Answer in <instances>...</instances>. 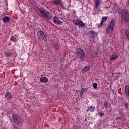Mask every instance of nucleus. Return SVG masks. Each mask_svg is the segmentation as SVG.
Returning a JSON list of instances; mask_svg holds the SVG:
<instances>
[{"label": "nucleus", "mask_w": 129, "mask_h": 129, "mask_svg": "<svg viewBox=\"0 0 129 129\" xmlns=\"http://www.w3.org/2000/svg\"><path fill=\"white\" fill-rule=\"evenodd\" d=\"M38 10L40 13L39 16L41 18H45L47 20H51L52 19V14L48 10L43 7H40Z\"/></svg>", "instance_id": "nucleus-1"}, {"label": "nucleus", "mask_w": 129, "mask_h": 129, "mask_svg": "<svg viewBox=\"0 0 129 129\" xmlns=\"http://www.w3.org/2000/svg\"><path fill=\"white\" fill-rule=\"evenodd\" d=\"M12 118L13 120V122L16 123V124H21V122H22V117H21V116L17 114H13Z\"/></svg>", "instance_id": "nucleus-2"}, {"label": "nucleus", "mask_w": 129, "mask_h": 129, "mask_svg": "<svg viewBox=\"0 0 129 129\" xmlns=\"http://www.w3.org/2000/svg\"><path fill=\"white\" fill-rule=\"evenodd\" d=\"M115 23V19H112L110 22V24L106 28V34H109L112 32V31H113Z\"/></svg>", "instance_id": "nucleus-3"}, {"label": "nucleus", "mask_w": 129, "mask_h": 129, "mask_svg": "<svg viewBox=\"0 0 129 129\" xmlns=\"http://www.w3.org/2000/svg\"><path fill=\"white\" fill-rule=\"evenodd\" d=\"M76 57L79 59H84V58H85V53L81 48H78L76 49Z\"/></svg>", "instance_id": "nucleus-4"}, {"label": "nucleus", "mask_w": 129, "mask_h": 129, "mask_svg": "<svg viewBox=\"0 0 129 129\" xmlns=\"http://www.w3.org/2000/svg\"><path fill=\"white\" fill-rule=\"evenodd\" d=\"M121 15L124 22L127 23L129 21L128 11L125 9L121 10Z\"/></svg>", "instance_id": "nucleus-5"}, {"label": "nucleus", "mask_w": 129, "mask_h": 129, "mask_svg": "<svg viewBox=\"0 0 129 129\" xmlns=\"http://www.w3.org/2000/svg\"><path fill=\"white\" fill-rule=\"evenodd\" d=\"M37 37L40 40H44L45 42H46V41H47V39H48V36H47V34H45L44 32L41 30L37 32Z\"/></svg>", "instance_id": "nucleus-6"}, {"label": "nucleus", "mask_w": 129, "mask_h": 129, "mask_svg": "<svg viewBox=\"0 0 129 129\" xmlns=\"http://www.w3.org/2000/svg\"><path fill=\"white\" fill-rule=\"evenodd\" d=\"M72 22L74 25H76L78 27H81V28L84 27V23L79 19H74L72 20Z\"/></svg>", "instance_id": "nucleus-7"}, {"label": "nucleus", "mask_w": 129, "mask_h": 129, "mask_svg": "<svg viewBox=\"0 0 129 129\" xmlns=\"http://www.w3.org/2000/svg\"><path fill=\"white\" fill-rule=\"evenodd\" d=\"M87 37L89 38H91L92 39H94L97 37V32L91 30L89 31L87 34Z\"/></svg>", "instance_id": "nucleus-8"}, {"label": "nucleus", "mask_w": 129, "mask_h": 129, "mask_svg": "<svg viewBox=\"0 0 129 129\" xmlns=\"http://www.w3.org/2000/svg\"><path fill=\"white\" fill-rule=\"evenodd\" d=\"M62 0H53L52 3L53 5H56V6H60L61 8H62L64 10H66V8L64 6L63 2Z\"/></svg>", "instance_id": "nucleus-9"}, {"label": "nucleus", "mask_w": 129, "mask_h": 129, "mask_svg": "<svg viewBox=\"0 0 129 129\" xmlns=\"http://www.w3.org/2000/svg\"><path fill=\"white\" fill-rule=\"evenodd\" d=\"M53 22L56 25H62L63 24V22L59 20V18L56 16L53 18Z\"/></svg>", "instance_id": "nucleus-10"}, {"label": "nucleus", "mask_w": 129, "mask_h": 129, "mask_svg": "<svg viewBox=\"0 0 129 129\" xmlns=\"http://www.w3.org/2000/svg\"><path fill=\"white\" fill-rule=\"evenodd\" d=\"M106 20H107V17H102V20L101 21L100 24L98 25L99 28H101V27H102V25L103 24H104V23H105Z\"/></svg>", "instance_id": "nucleus-11"}, {"label": "nucleus", "mask_w": 129, "mask_h": 129, "mask_svg": "<svg viewBox=\"0 0 129 129\" xmlns=\"http://www.w3.org/2000/svg\"><path fill=\"white\" fill-rule=\"evenodd\" d=\"M87 109H86V112H88L90 111V112H93V111H95V106H88Z\"/></svg>", "instance_id": "nucleus-12"}, {"label": "nucleus", "mask_w": 129, "mask_h": 129, "mask_svg": "<svg viewBox=\"0 0 129 129\" xmlns=\"http://www.w3.org/2000/svg\"><path fill=\"white\" fill-rule=\"evenodd\" d=\"M40 81L42 83H47L49 81V79L46 77H42L40 78Z\"/></svg>", "instance_id": "nucleus-13"}, {"label": "nucleus", "mask_w": 129, "mask_h": 129, "mask_svg": "<svg viewBox=\"0 0 129 129\" xmlns=\"http://www.w3.org/2000/svg\"><path fill=\"white\" fill-rule=\"evenodd\" d=\"M101 2V0H95V8L96 9H97V10H98V7H99V5L100 4Z\"/></svg>", "instance_id": "nucleus-14"}, {"label": "nucleus", "mask_w": 129, "mask_h": 129, "mask_svg": "<svg viewBox=\"0 0 129 129\" xmlns=\"http://www.w3.org/2000/svg\"><path fill=\"white\" fill-rule=\"evenodd\" d=\"M3 21L4 22V23H9L10 22V17H8L7 16H4L2 18Z\"/></svg>", "instance_id": "nucleus-15"}, {"label": "nucleus", "mask_w": 129, "mask_h": 129, "mask_svg": "<svg viewBox=\"0 0 129 129\" xmlns=\"http://www.w3.org/2000/svg\"><path fill=\"white\" fill-rule=\"evenodd\" d=\"M5 97H6L7 99H11V98L13 97L12 94L10 92H6L5 95Z\"/></svg>", "instance_id": "nucleus-16"}, {"label": "nucleus", "mask_w": 129, "mask_h": 129, "mask_svg": "<svg viewBox=\"0 0 129 129\" xmlns=\"http://www.w3.org/2000/svg\"><path fill=\"white\" fill-rule=\"evenodd\" d=\"M125 92L126 96H128L129 97V86L128 85H126V86H125Z\"/></svg>", "instance_id": "nucleus-17"}, {"label": "nucleus", "mask_w": 129, "mask_h": 129, "mask_svg": "<svg viewBox=\"0 0 129 129\" xmlns=\"http://www.w3.org/2000/svg\"><path fill=\"white\" fill-rule=\"evenodd\" d=\"M89 69H90V67L86 66V67H85L82 69V71L83 73H85V72H87V71H88V70H89Z\"/></svg>", "instance_id": "nucleus-18"}, {"label": "nucleus", "mask_w": 129, "mask_h": 129, "mask_svg": "<svg viewBox=\"0 0 129 129\" xmlns=\"http://www.w3.org/2000/svg\"><path fill=\"white\" fill-rule=\"evenodd\" d=\"M116 59H117V55H113L111 56L110 57V61H115V60H116Z\"/></svg>", "instance_id": "nucleus-19"}, {"label": "nucleus", "mask_w": 129, "mask_h": 129, "mask_svg": "<svg viewBox=\"0 0 129 129\" xmlns=\"http://www.w3.org/2000/svg\"><path fill=\"white\" fill-rule=\"evenodd\" d=\"M54 47L56 50H59V49H60V44H59V42H56L55 44Z\"/></svg>", "instance_id": "nucleus-20"}, {"label": "nucleus", "mask_w": 129, "mask_h": 129, "mask_svg": "<svg viewBox=\"0 0 129 129\" xmlns=\"http://www.w3.org/2000/svg\"><path fill=\"white\" fill-rule=\"evenodd\" d=\"M10 40H11V41H13V42H16L17 41L16 37H15L14 36H12L11 37Z\"/></svg>", "instance_id": "nucleus-21"}, {"label": "nucleus", "mask_w": 129, "mask_h": 129, "mask_svg": "<svg viewBox=\"0 0 129 129\" xmlns=\"http://www.w3.org/2000/svg\"><path fill=\"white\" fill-rule=\"evenodd\" d=\"M104 107H105L106 108H108V103H107V102H104Z\"/></svg>", "instance_id": "nucleus-22"}, {"label": "nucleus", "mask_w": 129, "mask_h": 129, "mask_svg": "<svg viewBox=\"0 0 129 129\" xmlns=\"http://www.w3.org/2000/svg\"><path fill=\"white\" fill-rule=\"evenodd\" d=\"M125 34H126V36L127 38L128 39V40H129V31L126 30L125 32Z\"/></svg>", "instance_id": "nucleus-23"}, {"label": "nucleus", "mask_w": 129, "mask_h": 129, "mask_svg": "<svg viewBox=\"0 0 129 129\" xmlns=\"http://www.w3.org/2000/svg\"><path fill=\"white\" fill-rule=\"evenodd\" d=\"M5 57H11V53L6 52L5 53Z\"/></svg>", "instance_id": "nucleus-24"}, {"label": "nucleus", "mask_w": 129, "mask_h": 129, "mask_svg": "<svg viewBox=\"0 0 129 129\" xmlns=\"http://www.w3.org/2000/svg\"><path fill=\"white\" fill-rule=\"evenodd\" d=\"M93 86L95 89H96L97 88V83H95L93 84Z\"/></svg>", "instance_id": "nucleus-25"}, {"label": "nucleus", "mask_w": 129, "mask_h": 129, "mask_svg": "<svg viewBox=\"0 0 129 129\" xmlns=\"http://www.w3.org/2000/svg\"><path fill=\"white\" fill-rule=\"evenodd\" d=\"M104 115V113H103L102 112H99V116L101 117L103 116Z\"/></svg>", "instance_id": "nucleus-26"}, {"label": "nucleus", "mask_w": 129, "mask_h": 129, "mask_svg": "<svg viewBox=\"0 0 129 129\" xmlns=\"http://www.w3.org/2000/svg\"><path fill=\"white\" fill-rule=\"evenodd\" d=\"M124 107L125 108H128V103H126L124 104Z\"/></svg>", "instance_id": "nucleus-27"}, {"label": "nucleus", "mask_w": 129, "mask_h": 129, "mask_svg": "<svg viewBox=\"0 0 129 129\" xmlns=\"http://www.w3.org/2000/svg\"><path fill=\"white\" fill-rule=\"evenodd\" d=\"M118 77H119V75H115V79H117V78H118Z\"/></svg>", "instance_id": "nucleus-28"}, {"label": "nucleus", "mask_w": 129, "mask_h": 129, "mask_svg": "<svg viewBox=\"0 0 129 129\" xmlns=\"http://www.w3.org/2000/svg\"><path fill=\"white\" fill-rule=\"evenodd\" d=\"M83 90H84L83 89H81V91H80V94H83Z\"/></svg>", "instance_id": "nucleus-29"}, {"label": "nucleus", "mask_w": 129, "mask_h": 129, "mask_svg": "<svg viewBox=\"0 0 129 129\" xmlns=\"http://www.w3.org/2000/svg\"><path fill=\"white\" fill-rule=\"evenodd\" d=\"M116 119H119V120H120V119H121V117H117L116 118Z\"/></svg>", "instance_id": "nucleus-30"}]
</instances>
